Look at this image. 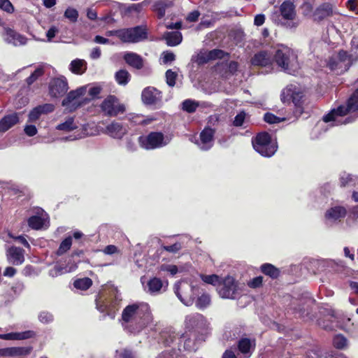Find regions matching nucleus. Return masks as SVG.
Returning a JSON list of instances; mask_svg holds the SVG:
<instances>
[{
    "label": "nucleus",
    "instance_id": "nucleus-1",
    "mask_svg": "<svg viewBox=\"0 0 358 358\" xmlns=\"http://www.w3.org/2000/svg\"><path fill=\"white\" fill-rule=\"evenodd\" d=\"M122 320L125 328H129L125 324L134 323L141 329L151 322L152 317L149 306L141 303L127 306L122 311Z\"/></svg>",
    "mask_w": 358,
    "mask_h": 358
},
{
    "label": "nucleus",
    "instance_id": "nucleus-2",
    "mask_svg": "<svg viewBox=\"0 0 358 358\" xmlns=\"http://www.w3.org/2000/svg\"><path fill=\"white\" fill-rule=\"evenodd\" d=\"M273 61L282 70L294 73L299 68L297 56L293 50L285 45H279L273 55Z\"/></svg>",
    "mask_w": 358,
    "mask_h": 358
},
{
    "label": "nucleus",
    "instance_id": "nucleus-3",
    "mask_svg": "<svg viewBox=\"0 0 358 358\" xmlns=\"http://www.w3.org/2000/svg\"><path fill=\"white\" fill-rule=\"evenodd\" d=\"M349 111H358V89L352 94L348 101L347 107L341 106L337 109H333L329 113L324 115L323 120L325 122H333V125L347 124L351 122L352 120L346 118L343 121V116Z\"/></svg>",
    "mask_w": 358,
    "mask_h": 358
},
{
    "label": "nucleus",
    "instance_id": "nucleus-4",
    "mask_svg": "<svg viewBox=\"0 0 358 358\" xmlns=\"http://www.w3.org/2000/svg\"><path fill=\"white\" fill-rule=\"evenodd\" d=\"M87 86H82L76 90L70 91L62 100V105L66 110L72 112L86 104L90 99L85 97Z\"/></svg>",
    "mask_w": 358,
    "mask_h": 358
},
{
    "label": "nucleus",
    "instance_id": "nucleus-5",
    "mask_svg": "<svg viewBox=\"0 0 358 358\" xmlns=\"http://www.w3.org/2000/svg\"><path fill=\"white\" fill-rule=\"evenodd\" d=\"M254 149L262 156L270 157L277 150L278 145L268 133H260L252 140Z\"/></svg>",
    "mask_w": 358,
    "mask_h": 358
},
{
    "label": "nucleus",
    "instance_id": "nucleus-6",
    "mask_svg": "<svg viewBox=\"0 0 358 358\" xmlns=\"http://www.w3.org/2000/svg\"><path fill=\"white\" fill-rule=\"evenodd\" d=\"M175 293L180 301L185 306H192L194 302V295L198 292L199 288L185 280L180 281L175 285Z\"/></svg>",
    "mask_w": 358,
    "mask_h": 358
},
{
    "label": "nucleus",
    "instance_id": "nucleus-7",
    "mask_svg": "<svg viewBox=\"0 0 358 358\" xmlns=\"http://www.w3.org/2000/svg\"><path fill=\"white\" fill-rule=\"evenodd\" d=\"M138 142L142 148L151 150L166 145L169 140L161 132H151L148 136H140Z\"/></svg>",
    "mask_w": 358,
    "mask_h": 358
},
{
    "label": "nucleus",
    "instance_id": "nucleus-8",
    "mask_svg": "<svg viewBox=\"0 0 358 358\" xmlns=\"http://www.w3.org/2000/svg\"><path fill=\"white\" fill-rule=\"evenodd\" d=\"M217 291L223 299H234L238 294V284L233 277L228 275L220 281Z\"/></svg>",
    "mask_w": 358,
    "mask_h": 358
},
{
    "label": "nucleus",
    "instance_id": "nucleus-9",
    "mask_svg": "<svg viewBox=\"0 0 358 358\" xmlns=\"http://www.w3.org/2000/svg\"><path fill=\"white\" fill-rule=\"evenodd\" d=\"M147 38V32L143 27L120 29V39L123 43H138Z\"/></svg>",
    "mask_w": 358,
    "mask_h": 358
},
{
    "label": "nucleus",
    "instance_id": "nucleus-10",
    "mask_svg": "<svg viewBox=\"0 0 358 358\" xmlns=\"http://www.w3.org/2000/svg\"><path fill=\"white\" fill-rule=\"evenodd\" d=\"M142 101L148 106H160L162 100V93L154 87H145L141 93Z\"/></svg>",
    "mask_w": 358,
    "mask_h": 358
},
{
    "label": "nucleus",
    "instance_id": "nucleus-11",
    "mask_svg": "<svg viewBox=\"0 0 358 358\" xmlns=\"http://www.w3.org/2000/svg\"><path fill=\"white\" fill-rule=\"evenodd\" d=\"M103 111L110 115L116 116L124 111V106L118 102V100L113 96H108L101 103Z\"/></svg>",
    "mask_w": 358,
    "mask_h": 358
},
{
    "label": "nucleus",
    "instance_id": "nucleus-12",
    "mask_svg": "<svg viewBox=\"0 0 358 358\" xmlns=\"http://www.w3.org/2000/svg\"><path fill=\"white\" fill-rule=\"evenodd\" d=\"M69 86L67 80L64 76L54 78L49 87V93L52 97H60L63 96L68 90Z\"/></svg>",
    "mask_w": 358,
    "mask_h": 358
},
{
    "label": "nucleus",
    "instance_id": "nucleus-13",
    "mask_svg": "<svg viewBox=\"0 0 358 358\" xmlns=\"http://www.w3.org/2000/svg\"><path fill=\"white\" fill-rule=\"evenodd\" d=\"M302 94L293 85H287L282 90L280 99L283 103H289L291 101L296 106L299 103Z\"/></svg>",
    "mask_w": 358,
    "mask_h": 358
},
{
    "label": "nucleus",
    "instance_id": "nucleus-14",
    "mask_svg": "<svg viewBox=\"0 0 358 358\" xmlns=\"http://www.w3.org/2000/svg\"><path fill=\"white\" fill-rule=\"evenodd\" d=\"M36 215L30 217L28 220L29 226L34 229H40L48 226V215L43 210L37 209Z\"/></svg>",
    "mask_w": 358,
    "mask_h": 358
},
{
    "label": "nucleus",
    "instance_id": "nucleus-15",
    "mask_svg": "<svg viewBox=\"0 0 358 358\" xmlns=\"http://www.w3.org/2000/svg\"><path fill=\"white\" fill-rule=\"evenodd\" d=\"M8 261L14 265H20L24 261V250L15 246L9 248L6 251Z\"/></svg>",
    "mask_w": 358,
    "mask_h": 358
},
{
    "label": "nucleus",
    "instance_id": "nucleus-16",
    "mask_svg": "<svg viewBox=\"0 0 358 358\" xmlns=\"http://www.w3.org/2000/svg\"><path fill=\"white\" fill-rule=\"evenodd\" d=\"M346 210L342 206H334L329 208L325 213L326 221L329 223H334L339 221L346 215Z\"/></svg>",
    "mask_w": 358,
    "mask_h": 358
},
{
    "label": "nucleus",
    "instance_id": "nucleus-17",
    "mask_svg": "<svg viewBox=\"0 0 358 358\" xmlns=\"http://www.w3.org/2000/svg\"><path fill=\"white\" fill-rule=\"evenodd\" d=\"M4 40L15 46L23 45L27 42V38L25 36L8 28L5 29Z\"/></svg>",
    "mask_w": 358,
    "mask_h": 358
},
{
    "label": "nucleus",
    "instance_id": "nucleus-18",
    "mask_svg": "<svg viewBox=\"0 0 358 358\" xmlns=\"http://www.w3.org/2000/svg\"><path fill=\"white\" fill-rule=\"evenodd\" d=\"M214 130L210 128H205L200 134L199 147L203 150L210 149L213 145Z\"/></svg>",
    "mask_w": 358,
    "mask_h": 358
},
{
    "label": "nucleus",
    "instance_id": "nucleus-19",
    "mask_svg": "<svg viewBox=\"0 0 358 358\" xmlns=\"http://www.w3.org/2000/svg\"><path fill=\"white\" fill-rule=\"evenodd\" d=\"M54 105L50 103H45L43 105L38 106L30 111L28 121L29 122H36L39 119L42 114L51 113L54 110Z\"/></svg>",
    "mask_w": 358,
    "mask_h": 358
},
{
    "label": "nucleus",
    "instance_id": "nucleus-20",
    "mask_svg": "<svg viewBox=\"0 0 358 358\" xmlns=\"http://www.w3.org/2000/svg\"><path fill=\"white\" fill-rule=\"evenodd\" d=\"M273 61V56L267 51H261L255 54L251 59L252 64L259 66H270Z\"/></svg>",
    "mask_w": 358,
    "mask_h": 358
},
{
    "label": "nucleus",
    "instance_id": "nucleus-21",
    "mask_svg": "<svg viewBox=\"0 0 358 358\" xmlns=\"http://www.w3.org/2000/svg\"><path fill=\"white\" fill-rule=\"evenodd\" d=\"M97 309L101 312L108 311V315L111 318L115 317L114 313H113L114 308L113 302L108 298L106 296L101 294L96 301Z\"/></svg>",
    "mask_w": 358,
    "mask_h": 358
},
{
    "label": "nucleus",
    "instance_id": "nucleus-22",
    "mask_svg": "<svg viewBox=\"0 0 358 358\" xmlns=\"http://www.w3.org/2000/svg\"><path fill=\"white\" fill-rule=\"evenodd\" d=\"M333 8L331 4L323 3L317 7L313 14V20L320 22L333 15Z\"/></svg>",
    "mask_w": 358,
    "mask_h": 358
},
{
    "label": "nucleus",
    "instance_id": "nucleus-23",
    "mask_svg": "<svg viewBox=\"0 0 358 358\" xmlns=\"http://www.w3.org/2000/svg\"><path fill=\"white\" fill-rule=\"evenodd\" d=\"M127 133V129L120 123L113 122L106 127V134L113 138H121Z\"/></svg>",
    "mask_w": 358,
    "mask_h": 358
},
{
    "label": "nucleus",
    "instance_id": "nucleus-24",
    "mask_svg": "<svg viewBox=\"0 0 358 358\" xmlns=\"http://www.w3.org/2000/svg\"><path fill=\"white\" fill-rule=\"evenodd\" d=\"M126 63L136 69H141L143 67V58L136 53L128 52L124 53L123 57Z\"/></svg>",
    "mask_w": 358,
    "mask_h": 358
},
{
    "label": "nucleus",
    "instance_id": "nucleus-25",
    "mask_svg": "<svg viewBox=\"0 0 358 358\" xmlns=\"http://www.w3.org/2000/svg\"><path fill=\"white\" fill-rule=\"evenodd\" d=\"M348 58V54L345 51H340L337 54H334L329 59L327 65L331 70L337 69L342 67L341 64Z\"/></svg>",
    "mask_w": 358,
    "mask_h": 358
},
{
    "label": "nucleus",
    "instance_id": "nucleus-26",
    "mask_svg": "<svg viewBox=\"0 0 358 358\" xmlns=\"http://www.w3.org/2000/svg\"><path fill=\"white\" fill-rule=\"evenodd\" d=\"M35 336L33 331H25L22 332H11L1 334V339L19 341L32 338Z\"/></svg>",
    "mask_w": 358,
    "mask_h": 358
},
{
    "label": "nucleus",
    "instance_id": "nucleus-27",
    "mask_svg": "<svg viewBox=\"0 0 358 358\" xmlns=\"http://www.w3.org/2000/svg\"><path fill=\"white\" fill-rule=\"evenodd\" d=\"M204 324V318L200 314L191 315L186 317L185 327L189 331L194 328H200Z\"/></svg>",
    "mask_w": 358,
    "mask_h": 358
},
{
    "label": "nucleus",
    "instance_id": "nucleus-28",
    "mask_svg": "<svg viewBox=\"0 0 358 358\" xmlns=\"http://www.w3.org/2000/svg\"><path fill=\"white\" fill-rule=\"evenodd\" d=\"M280 13L284 19L293 20L296 15L294 4L290 1H284L280 6Z\"/></svg>",
    "mask_w": 358,
    "mask_h": 358
},
{
    "label": "nucleus",
    "instance_id": "nucleus-29",
    "mask_svg": "<svg viewBox=\"0 0 358 358\" xmlns=\"http://www.w3.org/2000/svg\"><path fill=\"white\" fill-rule=\"evenodd\" d=\"M19 122L18 115L15 113H10L1 119V131H5L11 128Z\"/></svg>",
    "mask_w": 358,
    "mask_h": 358
},
{
    "label": "nucleus",
    "instance_id": "nucleus-30",
    "mask_svg": "<svg viewBox=\"0 0 358 358\" xmlns=\"http://www.w3.org/2000/svg\"><path fill=\"white\" fill-rule=\"evenodd\" d=\"M78 128V123L75 122L74 117H67L63 122L59 124L56 129L64 132H70Z\"/></svg>",
    "mask_w": 358,
    "mask_h": 358
},
{
    "label": "nucleus",
    "instance_id": "nucleus-31",
    "mask_svg": "<svg viewBox=\"0 0 358 358\" xmlns=\"http://www.w3.org/2000/svg\"><path fill=\"white\" fill-rule=\"evenodd\" d=\"M31 348H8L1 349V356L25 355L30 353Z\"/></svg>",
    "mask_w": 358,
    "mask_h": 358
},
{
    "label": "nucleus",
    "instance_id": "nucleus-32",
    "mask_svg": "<svg viewBox=\"0 0 358 358\" xmlns=\"http://www.w3.org/2000/svg\"><path fill=\"white\" fill-rule=\"evenodd\" d=\"M164 37L166 41L167 45L169 46H176L180 44L182 39L181 33L178 31L166 32Z\"/></svg>",
    "mask_w": 358,
    "mask_h": 358
},
{
    "label": "nucleus",
    "instance_id": "nucleus-33",
    "mask_svg": "<svg viewBox=\"0 0 358 358\" xmlns=\"http://www.w3.org/2000/svg\"><path fill=\"white\" fill-rule=\"evenodd\" d=\"M164 284L159 278H153L148 281L146 292L151 294H156L160 292Z\"/></svg>",
    "mask_w": 358,
    "mask_h": 358
},
{
    "label": "nucleus",
    "instance_id": "nucleus-34",
    "mask_svg": "<svg viewBox=\"0 0 358 358\" xmlns=\"http://www.w3.org/2000/svg\"><path fill=\"white\" fill-rule=\"evenodd\" d=\"M87 69V63L83 59H76L70 64V70L76 74H83Z\"/></svg>",
    "mask_w": 358,
    "mask_h": 358
},
{
    "label": "nucleus",
    "instance_id": "nucleus-35",
    "mask_svg": "<svg viewBox=\"0 0 358 358\" xmlns=\"http://www.w3.org/2000/svg\"><path fill=\"white\" fill-rule=\"evenodd\" d=\"M171 4V2L167 1H155L152 6V10L157 13L159 18H162L165 15L166 8L169 7Z\"/></svg>",
    "mask_w": 358,
    "mask_h": 358
},
{
    "label": "nucleus",
    "instance_id": "nucleus-36",
    "mask_svg": "<svg viewBox=\"0 0 358 358\" xmlns=\"http://www.w3.org/2000/svg\"><path fill=\"white\" fill-rule=\"evenodd\" d=\"M255 346L254 341L248 338H242L238 343V349L243 354L250 357L251 355V349Z\"/></svg>",
    "mask_w": 358,
    "mask_h": 358
},
{
    "label": "nucleus",
    "instance_id": "nucleus-37",
    "mask_svg": "<svg viewBox=\"0 0 358 358\" xmlns=\"http://www.w3.org/2000/svg\"><path fill=\"white\" fill-rule=\"evenodd\" d=\"M195 305L199 309L207 308L211 302L210 296L207 293H203L195 301Z\"/></svg>",
    "mask_w": 358,
    "mask_h": 358
},
{
    "label": "nucleus",
    "instance_id": "nucleus-38",
    "mask_svg": "<svg viewBox=\"0 0 358 358\" xmlns=\"http://www.w3.org/2000/svg\"><path fill=\"white\" fill-rule=\"evenodd\" d=\"M262 271L267 275L271 277L272 278H276L280 273L279 270L275 268L274 266L270 264H265L262 266L261 267Z\"/></svg>",
    "mask_w": 358,
    "mask_h": 358
},
{
    "label": "nucleus",
    "instance_id": "nucleus-39",
    "mask_svg": "<svg viewBox=\"0 0 358 358\" xmlns=\"http://www.w3.org/2000/svg\"><path fill=\"white\" fill-rule=\"evenodd\" d=\"M92 285V281L89 278H80L74 281L73 285L76 289L86 290Z\"/></svg>",
    "mask_w": 358,
    "mask_h": 358
},
{
    "label": "nucleus",
    "instance_id": "nucleus-40",
    "mask_svg": "<svg viewBox=\"0 0 358 358\" xmlns=\"http://www.w3.org/2000/svg\"><path fill=\"white\" fill-rule=\"evenodd\" d=\"M115 79L120 85H125L130 79V75L127 71L122 69L115 73Z\"/></svg>",
    "mask_w": 358,
    "mask_h": 358
},
{
    "label": "nucleus",
    "instance_id": "nucleus-41",
    "mask_svg": "<svg viewBox=\"0 0 358 358\" xmlns=\"http://www.w3.org/2000/svg\"><path fill=\"white\" fill-rule=\"evenodd\" d=\"M180 342H184V348L187 350H195L196 349L194 341L191 339L190 336L187 332L182 335Z\"/></svg>",
    "mask_w": 358,
    "mask_h": 358
},
{
    "label": "nucleus",
    "instance_id": "nucleus-42",
    "mask_svg": "<svg viewBox=\"0 0 358 358\" xmlns=\"http://www.w3.org/2000/svg\"><path fill=\"white\" fill-rule=\"evenodd\" d=\"M150 3V0H144L138 3H134L129 6L127 8L129 13H140L142 11L143 7L148 6Z\"/></svg>",
    "mask_w": 358,
    "mask_h": 358
},
{
    "label": "nucleus",
    "instance_id": "nucleus-43",
    "mask_svg": "<svg viewBox=\"0 0 358 358\" xmlns=\"http://www.w3.org/2000/svg\"><path fill=\"white\" fill-rule=\"evenodd\" d=\"M72 245V238L71 237H68L65 238L60 244L59 249L57 251V254L58 255H62L67 252Z\"/></svg>",
    "mask_w": 358,
    "mask_h": 358
},
{
    "label": "nucleus",
    "instance_id": "nucleus-44",
    "mask_svg": "<svg viewBox=\"0 0 358 358\" xmlns=\"http://www.w3.org/2000/svg\"><path fill=\"white\" fill-rule=\"evenodd\" d=\"M201 278L205 283L213 285L214 286H218L220 282L219 276L215 274L201 275Z\"/></svg>",
    "mask_w": 358,
    "mask_h": 358
},
{
    "label": "nucleus",
    "instance_id": "nucleus-45",
    "mask_svg": "<svg viewBox=\"0 0 358 358\" xmlns=\"http://www.w3.org/2000/svg\"><path fill=\"white\" fill-rule=\"evenodd\" d=\"M64 15L71 22H76L78 18V12L76 9L69 7L66 9Z\"/></svg>",
    "mask_w": 358,
    "mask_h": 358
},
{
    "label": "nucleus",
    "instance_id": "nucleus-46",
    "mask_svg": "<svg viewBox=\"0 0 358 358\" xmlns=\"http://www.w3.org/2000/svg\"><path fill=\"white\" fill-rule=\"evenodd\" d=\"M166 82L169 87H173L176 85V80L178 77V73L169 69L166 72Z\"/></svg>",
    "mask_w": 358,
    "mask_h": 358
},
{
    "label": "nucleus",
    "instance_id": "nucleus-47",
    "mask_svg": "<svg viewBox=\"0 0 358 358\" xmlns=\"http://www.w3.org/2000/svg\"><path fill=\"white\" fill-rule=\"evenodd\" d=\"M77 268L76 264H72L69 268H61L60 266H55L53 270L50 271V274L54 276V275L62 274L65 273L72 272Z\"/></svg>",
    "mask_w": 358,
    "mask_h": 358
},
{
    "label": "nucleus",
    "instance_id": "nucleus-48",
    "mask_svg": "<svg viewBox=\"0 0 358 358\" xmlns=\"http://www.w3.org/2000/svg\"><path fill=\"white\" fill-rule=\"evenodd\" d=\"M355 177L348 174V173H343L342 176L341 177V182L342 186H349V185H353L355 184Z\"/></svg>",
    "mask_w": 358,
    "mask_h": 358
},
{
    "label": "nucleus",
    "instance_id": "nucleus-49",
    "mask_svg": "<svg viewBox=\"0 0 358 358\" xmlns=\"http://www.w3.org/2000/svg\"><path fill=\"white\" fill-rule=\"evenodd\" d=\"M285 117H278L270 113H267L264 115V120L269 124L279 123L285 121Z\"/></svg>",
    "mask_w": 358,
    "mask_h": 358
},
{
    "label": "nucleus",
    "instance_id": "nucleus-50",
    "mask_svg": "<svg viewBox=\"0 0 358 358\" xmlns=\"http://www.w3.org/2000/svg\"><path fill=\"white\" fill-rule=\"evenodd\" d=\"M334 345L338 349H343L347 345L346 338L341 336L337 335L334 338Z\"/></svg>",
    "mask_w": 358,
    "mask_h": 358
},
{
    "label": "nucleus",
    "instance_id": "nucleus-51",
    "mask_svg": "<svg viewBox=\"0 0 358 358\" xmlns=\"http://www.w3.org/2000/svg\"><path fill=\"white\" fill-rule=\"evenodd\" d=\"M43 74V68L36 69L31 75L27 78V83L30 85Z\"/></svg>",
    "mask_w": 358,
    "mask_h": 358
},
{
    "label": "nucleus",
    "instance_id": "nucleus-52",
    "mask_svg": "<svg viewBox=\"0 0 358 358\" xmlns=\"http://www.w3.org/2000/svg\"><path fill=\"white\" fill-rule=\"evenodd\" d=\"M198 104L192 100H186L182 103V108L183 110L192 113L194 112L196 108H197Z\"/></svg>",
    "mask_w": 358,
    "mask_h": 358
},
{
    "label": "nucleus",
    "instance_id": "nucleus-53",
    "mask_svg": "<svg viewBox=\"0 0 358 358\" xmlns=\"http://www.w3.org/2000/svg\"><path fill=\"white\" fill-rule=\"evenodd\" d=\"M87 92H88L89 95L91 96V98L89 99L90 100L91 99H94V98L97 97L98 95L101 92V87L99 85H94V86H90V87L89 85H87Z\"/></svg>",
    "mask_w": 358,
    "mask_h": 358
},
{
    "label": "nucleus",
    "instance_id": "nucleus-54",
    "mask_svg": "<svg viewBox=\"0 0 358 358\" xmlns=\"http://www.w3.org/2000/svg\"><path fill=\"white\" fill-rule=\"evenodd\" d=\"M38 319L42 323L47 324L53 320V316L48 312H41L38 315Z\"/></svg>",
    "mask_w": 358,
    "mask_h": 358
},
{
    "label": "nucleus",
    "instance_id": "nucleus-55",
    "mask_svg": "<svg viewBox=\"0 0 358 358\" xmlns=\"http://www.w3.org/2000/svg\"><path fill=\"white\" fill-rule=\"evenodd\" d=\"M1 10L8 13H13L15 8L9 0H1Z\"/></svg>",
    "mask_w": 358,
    "mask_h": 358
},
{
    "label": "nucleus",
    "instance_id": "nucleus-56",
    "mask_svg": "<svg viewBox=\"0 0 358 358\" xmlns=\"http://www.w3.org/2000/svg\"><path fill=\"white\" fill-rule=\"evenodd\" d=\"M160 270L169 272L171 275H175L178 272V267L171 264H163L160 266Z\"/></svg>",
    "mask_w": 358,
    "mask_h": 358
},
{
    "label": "nucleus",
    "instance_id": "nucleus-57",
    "mask_svg": "<svg viewBox=\"0 0 358 358\" xmlns=\"http://www.w3.org/2000/svg\"><path fill=\"white\" fill-rule=\"evenodd\" d=\"M246 114L244 112H241L234 118V124L236 127L242 126L245 120Z\"/></svg>",
    "mask_w": 358,
    "mask_h": 358
},
{
    "label": "nucleus",
    "instance_id": "nucleus-58",
    "mask_svg": "<svg viewBox=\"0 0 358 358\" xmlns=\"http://www.w3.org/2000/svg\"><path fill=\"white\" fill-rule=\"evenodd\" d=\"M262 277L261 276L256 277L248 282V285L252 288L259 287L262 285Z\"/></svg>",
    "mask_w": 358,
    "mask_h": 358
},
{
    "label": "nucleus",
    "instance_id": "nucleus-59",
    "mask_svg": "<svg viewBox=\"0 0 358 358\" xmlns=\"http://www.w3.org/2000/svg\"><path fill=\"white\" fill-rule=\"evenodd\" d=\"M24 133L28 136H34L37 134V129L34 125L27 124L24 129Z\"/></svg>",
    "mask_w": 358,
    "mask_h": 358
},
{
    "label": "nucleus",
    "instance_id": "nucleus-60",
    "mask_svg": "<svg viewBox=\"0 0 358 358\" xmlns=\"http://www.w3.org/2000/svg\"><path fill=\"white\" fill-rule=\"evenodd\" d=\"M115 358H133L131 353L127 350L116 351Z\"/></svg>",
    "mask_w": 358,
    "mask_h": 358
},
{
    "label": "nucleus",
    "instance_id": "nucleus-61",
    "mask_svg": "<svg viewBox=\"0 0 358 358\" xmlns=\"http://www.w3.org/2000/svg\"><path fill=\"white\" fill-rule=\"evenodd\" d=\"M164 249L169 252L176 253L181 249V245L179 243H176L172 245L164 246Z\"/></svg>",
    "mask_w": 358,
    "mask_h": 358
},
{
    "label": "nucleus",
    "instance_id": "nucleus-62",
    "mask_svg": "<svg viewBox=\"0 0 358 358\" xmlns=\"http://www.w3.org/2000/svg\"><path fill=\"white\" fill-rule=\"evenodd\" d=\"M224 52L220 50H213L209 52L208 57L211 59L223 57Z\"/></svg>",
    "mask_w": 358,
    "mask_h": 358
},
{
    "label": "nucleus",
    "instance_id": "nucleus-63",
    "mask_svg": "<svg viewBox=\"0 0 358 358\" xmlns=\"http://www.w3.org/2000/svg\"><path fill=\"white\" fill-rule=\"evenodd\" d=\"M103 252L106 255H113V254L119 252V250L116 246H115L113 245H109L103 249Z\"/></svg>",
    "mask_w": 358,
    "mask_h": 358
},
{
    "label": "nucleus",
    "instance_id": "nucleus-64",
    "mask_svg": "<svg viewBox=\"0 0 358 358\" xmlns=\"http://www.w3.org/2000/svg\"><path fill=\"white\" fill-rule=\"evenodd\" d=\"M347 7L352 11L357 13L358 11V0H348Z\"/></svg>",
    "mask_w": 358,
    "mask_h": 358
}]
</instances>
